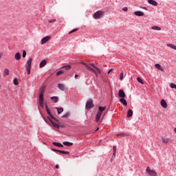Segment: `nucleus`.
I'll list each match as a JSON object with an SVG mask.
<instances>
[{
  "mask_svg": "<svg viewBox=\"0 0 176 176\" xmlns=\"http://www.w3.org/2000/svg\"><path fill=\"white\" fill-rule=\"evenodd\" d=\"M56 21V19H50L48 21V23H54Z\"/></svg>",
  "mask_w": 176,
  "mask_h": 176,
  "instance_id": "obj_43",
  "label": "nucleus"
},
{
  "mask_svg": "<svg viewBox=\"0 0 176 176\" xmlns=\"http://www.w3.org/2000/svg\"><path fill=\"white\" fill-rule=\"evenodd\" d=\"M137 80L139 83H141V85H144V80H142V79L140 78V77H138Z\"/></svg>",
  "mask_w": 176,
  "mask_h": 176,
  "instance_id": "obj_34",
  "label": "nucleus"
},
{
  "mask_svg": "<svg viewBox=\"0 0 176 176\" xmlns=\"http://www.w3.org/2000/svg\"><path fill=\"white\" fill-rule=\"evenodd\" d=\"M113 71V69H111L109 70V72H107L108 75H109V74H111V72H112Z\"/></svg>",
  "mask_w": 176,
  "mask_h": 176,
  "instance_id": "obj_49",
  "label": "nucleus"
},
{
  "mask_svg": "<svg viewBox=\"0 0 176 176\" xmlns=\"http://www.w3.org/2000/svg\"><path fill=\"white\" fill-rule=\"evenodd\" d=\"M120 135H121L122 137H124V135H128V134H127V133H126V132H122V133H118V134H117V137H120Z\"/></svg>",
  "mask_w": 176,
  "mask_h": 176,
  "instance_id": "obj_31",
  "label": "nucleus"
},
{
  "mask_svg": "<svg viewBox=\"0 0 176 176\" xmlns=\"http://www.w3.org/2000/svg\"><path fill=\"white\" fill-rule=\"evenodd\" d=\"M104 16V12L102 11H97L94 14V19H101Z\"/></svg>",
  "mask_w": 176,
  "mask_h": 176,
  "instance_id": "obj_6",
  "label": "nucleus"
},
{
  "mask_svg": "<svg viewBox=\"0 0 176 176\" xmlns=\"http://www.w3.org/2000/svg\"><path fill=\"white\" fill-rule=\"evenodd\" d=\"M52 151H53V152H58V149H56V148H51Z\"/></svg>",
  "mask_w": 176,
  "mask_h": 176,
  "instance_id": "obj_47",
  "label": "nucleus"
},
{
  "mask_svg": "<svg viewBox=\"0 0 176 176\" xmlns=\"http://www.w3.org/2000/svg\"><path fill=\"white\" fill-rule=\"evenodd\" d=\"M116 157V153H113V155H112V159H115V157Z\"/></svg>",
  "mask_w": 176,
  "mask_h": 176,
  "instance_id": "obj_44",
  "label": "nucleus"
},
{
  "mask_svg": "<svg viewBox=\"0 0 176 176\" xmlns=\"http://www.w3.org/2000/svg\"><path fill=\"white\" fill-rule=\"evenodd\" d=\"M120 102H121L122 105H124V107H127V101L126 100V99H124V98H121L120 99Z\"/></svg>",
  "mask_w": 176,
  "mask_h": 176,
  "instance_id": "obj_18",
  "label": "nucleus"
},
{
  "mask_svg": "<svg viewBox=\"0 0 176 176\" xmlns=\"http://www.w3.org/2000/svg\"><path fill=\"white\" fill-rule=\"evenodd\" d=\"M76 31H78V29H74L73 30L70 31V32H69V34H73V32H76Z\"/></svg>",
  "mask_w": 176,
  "mask_h": 176,
  "instance_id": "obj_41",
  "label": "nucleus"
},
{
  "mask_svg": "<svg viewBox=\"0 0 176 176\" xmlns=\"http://www.w3.org/2000/svg\"><path fill=\"white\" fill-rule=\"evenodd\" d=\"M69 115H71V113L67 112V113H66L65 115H63V116H62V118H69Z\"/></svg>",
  "mask_w": 176,
  "mask_h": 176,
  "instance_id": "obj_35",
  "label": "nucleus"
},
{
  "mask_svg": "<svg viewBox=\"0 0 176 176\" xmlns=\"http://www.w3.org/2000/svg\"><path fill=\"white\" fill-rule=\"evenodd\" d=\"M122 10H123L124 12H127V10H128L127 7L123 8H122Z\"/></svg>",
  "mask_w": 176,
  "mask_h": 176,
  "instance_id": "obj_46",
  "label": "nucleus"
},
{
  "mask_svg": "<svg viewBox=\"0 0 176 176\" xmlns=\"http://www.w3.org/2000/svg\"><path fill=\"white\" fill-rule=\"evenodd\" d=\"M151 30H155L157 31H160V30H162V28L159 27V26H153L151 28Z\"/></svg>",
  "mask_w": 176,
  "mask_h": 176,
  "instance_id": "obj_29",
  "label": "nucleus"
},
{
  "mask_svg": "<svg viewBox=\"0 0 176 176\" xmlns=\"http://www.w3.org/2000/svg\"><path fill=\"white\" fill-rule=\"evenodd\" d=\"M44 101H39L38 102H39V105H40V107H41V108H43L44 107V102H43Z\"/></svg>",
  "mask_w": 176,
  "mask_h": 176,
  "instance_id": "obj_40",
  "label": "nucleus"
},
{
  "mask_svg": "<svg viewBox=\"0 0 176 176\" xmlns=\"http://www.w3.org/2000/svg\"><path fill=\"white\" fill-rule=\"evenodd\" d=\"M25 68L28 72V75H30L31 74V67H25Z\"/></svg>",
  "mask_w": 176,
  "mask_h": 176,
  "instance_id": "obj_37",
  "label": "nucleus"
},
{
  "mask_svg": "<svg viewBox=\"0 0 176 176\" xmlns=\"http://www.w3.org/2000/svg\"><path fill=\"white\" fill-rule=\"evenodd\" d=\"M50 100L53 102H58V97L57 96H52L50 98Z\"/></svg>",
  "mask_w": 176,
  "mask_h": 176,
  "instance_id": "obj_20",
  "label": "nucleus"
},
{
  "mask_svg": "<svg viewBox=\"0 0 176 176\" xmlns=\"http://www.w3.org/2000/svg\"><path fill=\"white\" fill-rule=\"evenodd\" d=\"M160 104L162 108H167V102H166L165 100L162 99Z\"/></svg>",
  "mask_w": 176,
  "mask_h": 176,
  "instance_id": "obj_19",
  "label": "nucleus"
},
{
  "mask_svg": "<svg viewBox=\"0 0 176 176\" xmlns=\"http://www.w3.org/2000/svg\"><path fill=\"white\" fill-rule=\"evenodd\" d=\"M120 80H123V72H121L120 74Z\"/></svg>",
  "mask_w": 176,
  "mask_h": 176,
  "instance_id": "obj_42",
  "label": "nucleus"
},
{
  "mask_svg": "<svg viewBox=\"0 0 176 176\" xmlns=\"http://www.w3.org/2000/svg\"><path fill=\"white\" fill-rule=\"evenodd\" d=\"M47 64V60H43L40 63L39 67H40V68H43V67H45Z\"/></svg>",
  "mask_w": 176,
  "mask_h": 176,
  "instance_id": "obj_16",
  "label": "nucleus"
},
{
  "mask_svg": "<svg viewBox=\"0 0 176 176\" xmlns=\"http://www.w3.org/2000/svg\"><path fill=\"white\" fill-rule=\"evenodd\" d=\"M54 120L55 122H56V124H60V120H58L57 118H56L54 116H52V117H51V120Z\"/></svg>",
  "mask_w": 176,
  "mask_h": 176,
  "instance_id": "obj_30",
  "label": "nucleus"
},
{
  "mask_svg": "<svg viewBox=\"0 0 176 176\" xmlns=\"http://www.w3.org/2000/svg\"><path fill=\"white\" fill-rule=\"evenodd\" d=\"M86 109L90 111L91 108H94V104L93 103V99H89L86 102Z\"/></svg>",
  "mask_w": 176,
  "mask_h": 176,
  "instance_id": "obj_4",
  "label": "nucleus"
},
{
  "mask_svg": "<svg viewBox=\"0 0 176 176\" xmlns=\"http://www.w3.org/2000/svg\"><path fill=\"white\" fill-rule=\"evenodd\" d=\"M74 78L75 79H78V78H79V75L75 74Z\"/></svg>",
  "mask_w": 176,
  "mask_h": 176,
  "instance_id": "obj_51",
  "label": "nucleus"
},
{
  "mask_svg": "<svg viewBox=\"0 0 176 176\" xmlns=\"http://www.w3.org/2000/svg\"><path fill=\"white\" fill-rule=\"evenodd\" d=\"M107 109V107H98V111L96 116V122H100V119H101V115H102V112Z\"/></svg>",
  "mask_w": 176,
  "mask_h": 176,
  "instance_id": "obj_2",
  "label": "nucleus"
},
{
  "mask_svg": "<svg viewBox=\"0 0 176 176\" xmlns=\"http://www.w3.org/2000/svg\"><path fill=\"white\" fill-rule=\"evenodd\" d=\"M148 3L153 6H157V2L155 0H148Z\"/></svg>",
  "mask_w": 176,
  "mask_h": 176,
  "instance_id": "obj_17",
  "label": "nucleus"
},
{
  "mask_svg": "<svg viewBox=\"0 0 176 176\" xmlns=\"http://www.w3.org/2000/svg\"><path fill=\"white\" fill-rule=\"evenodd\" d=\"M58 87L60 90H62V91H64L65 90V87L63 84H58Z\"/></svg>",
  "mask_w": 176,
  "mask_h": 176,
  "instance_id": "obj_22",
  "label": "nucleus"
},
{
  "mask_svg": "<svg viewBox=\"0 0 176 176\" xmlns=\"http://www.w3.org/2000/svg\"><path fill=\"white\" fill-rule=\"evenodd\" d=\"M55 109L57 110L58 115H60V113L64 111V109L63 107H55Z\"/></svg>",
  "mask_w": 176,
  "mask_h": 176,
  "instance_id": "obj_21",
  "label": "nucleus"
},
{
  "mask_svg": "<svg viewBox=\"0 0 176 176\" xmlns=\"http://www.w3.org/2000/svg\"><path fill=\"white\" fill-rule=\"evenodd\" d=\"M113 153H116V146H113Z\"/></svg>",
  "mask_w": 176,
  "mask_h": 176,
  "instance_id": "obj_45",
  "label": "nucleus"
},
{
  "mask_svg": "<svg viewBox=\"0 0 176 176\" xmlns=\"http://www.w3.org/2000/svg\"><path fill=\"white\" fill-rule=\"evenodd\" d=\"M162 140L164 144H168L170 140L167 138H162Z\"/></svg>",
  "mask_w": 176,
  "mask_h": 176,
  "instance_id": "obj_27",
  "label": "nucleus"
},
{
  "mask_svg": "<svg viewBox=\"0 0 176 176\" xmlns=\"http://www.w3.org/2000/svg\"><path fill=\"white\" fill-rule=\"evenodd\" d=\"M47 118L49 119L50 122L52 123V126H54V127H55L56 129H60V127H65V124H61V122H60L59 124H57L54 121H53V120H51L50 117H47Z\"/></svg>",
  "mask_w": 176,
  "mask_h": 176,
  "instance_id": "obj_3",
  "label": "nucleus"
},
{
  "mask_svg": "<svg viewBox=\"0 0 176 176\" xmlns=\"http://www.w3.org/2000/svg\"><path fill=\"white\" fill-rule=\"evenodd\" d=\"M55 168H56V169H58V168H60V165H58V164H56V166H55Z\"/></svg>",
  "mask_w": 176,
  "mask_h": 176,
  "instance_id": "obj_52",
  "label": "nucleus"
},
{
  "mask_svg": "<svg viewBox=\"0 0 176 176\" xmlns=\"http://www.w3.org/2000/svg\"><path fill=\"white\" fill-rule=\"evenodd\" d=\"M65 72L64 70H60L56 73V76H60V75L64 74Z\"/></svg>",
  "mask_w": 176,
  "mask_h": 176,
  "instance_id": "obj_33",
  "label": "nucleus"
},
{
  "mask_svg": "<svg viewBox=\"0 0 176 176\" xmlns=\"http://www.w3.org/2000/svg\"><path fill=\"white\" fill-rule=\"evenodd\" d=\"M155 68H157V69H159L160 71H162V72H164V68L163 67H162V65H160V64L159 63H156L155 65Z\"/></svg>",
  "mask_w": 176,
  "mask_h": 176,
  "instance_id": "obj_12",
  "label": "nucleus"
},
{
  "mask_svg": "<svg viewBox=\"0 0 176 176\" xmlns=\"http://www.w3.org/2000/svg\"><path fill=\"white\" fill-rule=\"evenodd\" d=\"M170 87H171V89H176V85L171 82L170 83Z\"/></svg>",
  "mask_w": 176,
  "mask_h": 176,
  "instance_id": "obj_39",
  "label": "nucleus"
},
{
  "mask_svg": "<svg viewBox=\"0 0 176 176\" xmlns=\"http://www.w3.org/2000/svg\"><path fill=\"white\" fill-rule=\"evenodd\" d=\"M45 109L47 115H49L48 118L51 119L52 116H53V114H52V112L50 111V109H49V107L47 106V104H45Z\"/></svg>",
  "mask_w": 176,
  "mask_h": 176,
  "instance_id": "obj_10",
  "label": "nucleus"
},
{
  "mask_svg": "<svg viewBox=\"0 0 176 176\" xmlns=\"http://www.w3.org/2000/svg\"><path fill=\"white\" fill-rule=\"evenodd\" d=\"M52 144L54 145V146H58V148H64V145L60 142H53Z\"/></svg>",
  "mask_w": 176,
  "mask_h": 176,
  "instance_id": "obj_14",
  "label": "nucleus"
},
{
  "mask_svg": "<svg viewBox=\"0 0 176 176\" xmlns=\"http://www.w3.org/2000/svg\"><path fill=\"white\" fill-rule=\"evenodd\" d=\"M113 71V69H111L109 70V72H107L108 75H109V74H111V72H112Z\"/></svg>",
  "mask_w": 176,
  "mask_h": 176,
  "instance_id": "obj_48",
  "label": "nucleus"
},
{
  "mask_svg": "<svg viewBox=\"0 0 176 176\" xmlns=\"http://www.w3.org/2000/svg\"><path fill=\"white\" fill-rule=\"evenodd\" d=\"M113 71V69H111L109 70V72H107L108 75H109V74H111V72H112Z\"/></svg>",
  "mask_w": 176,
  "mask_h": 176,
  "instance_id": "obj_50",
  "label": "nucleus"
},
{
  "mask_svg": "<svg viewBox=\"0 0 176 176\" xmlns=\"http://www.w3.org/2000/svg\"><path fill=\"white\" fill-rule=\"evenodd\" d=\"M49 41H50V36H47L45 37H43L41 39V45H45V43H46V42H49Z\"/></svg>",
  "mask_w": 176,
  "mask_h": 176,
  "instance_id": "obj_9",
  "label": "nucleus"
},
{
  "mask_svg": "<svg viewBox=\"0 0 176 176\" xmlns=\"http://www.w3.org/2000/svg\"><path fill=\"white\" fill-rule=\"evenodd\" d=\"M113 158H112V157H111V159L110 160V162H113Z\"/></svg>",
  "mask_w": 176,
  "mask_h": 176,
  "instance_id": "obj_54",
  "label": "nucleus"
},
{
  "mask_svg": "<svg viewBox=\"0 0 176 176\" xmlns=\"http://www.w3.org/2000/svg\"><path fill=\"white\" fill-rule=\"evenodd\" d=\"M118 97H120V98H124L126 97V94L124 93V91H123V89L119 90Z\"/></svg>",
  "mask_w": 176,
  "mask_h": 176,
  "instance_id": "obj_8",
  "label": "nucleus"
},
{
  "mask_svg": "<svg viewBox=\"0 0 176 176\" xmlns=\"http://www.w3.org/2000/svg\"><path fill=\"white\" fill-rule=\"evenodd\" d=\"M32 63V58H30L27 61V64L25 65V68H31Z\"/></svg>",
  "mask_w": 176,
  "mask_h": 176,
  "instance_id": "obj_11",
  "label": "nucleus"
},
{
  "mask_svg": "<svg viewBox=\"0 0 176 176\" xmlns=\"http://www.w3.org/2000/svg\"><path fill=\"white\" fill-rule=\"evenodd\" d=\"M4 75H9V70L8 69H5L3 72Z\"/></svg>",
  "mask_w": 176,
  "mask_h": 176,
  "instance_id": "obj_38",
  "label": "nucleus"
},
{
  "mask_svg": "<svg viewBox=\"0 0 176 176\" xmlns=\"http://www.w3.org/2000/svg\"><path fill=\"white\" fill-rule=\"evenodd\" d=\"M146 172L147 173V174H148V175L150 176H156L157 175V173H156V172L153 170H151V168L149 166H148L146 169Z\"/></svg>",
  "mask_w": 176,
  "mask_h": 176,
  "instance_id": "obj_7",
  "label": "nucleus"
},
{
  "mask_svg": "<svg viewBox=\"0 0 176 176\" xmlns=\"http://www.w3.org/2000/svg\"><path fill=\"white\" fill-rule=\"evenodd\" d=\"M14 58L16 60V61H20L21 59V54H20V52H16L15 54Z\"/></svg>",
  "mask_w": 176,
  "mask_h": 176,
  "instance_id": "obj_13",
  "label": "nucleus"
},
{
  "mask_svg": "<svg viewBox=\"0 0 176 176\" xmlns=\"http://www.w3.org/2000/svg\"><path fill=\"white\" fill-rule=\"evenodd\" d=\"M166 46H168V47L173 49L174 50H176V46L173 44H167Z\"/></svg>",
  "mask_w": 176,
  "mask_h": 176,
  "instance_id": "obj_28",
  "label": "nucleus"
},
{
  "mask_svg": "<svg viewBox=\"0 0 176 176\" xmlns=\"http://www.w3.org/2000/svg\"><path fill=\"white\" fill-rule=\"evenodd\" d=\"M13 83L15 86H17L19 85V79L18 78H14Z\"/></svg>",
  "mask_w": 176,
  "mask_h": 176,
  "instance_id": "obj_32",
  "label": "nucleus"
},
{
  "mask_svg": "<svg viewBox=\"0 0 176 176\" xmlns=\"http://www.w3.org/2000/svg\"><path fill=\"white\" fill-rule=\"evenodd\" d=\"M63 144L65 146H72V145H74V143L69 142H63Z\"/></svg>",
  "mask_w": 176,
  "mask_h": 176,
  "instance_id": "obj_24",
  "label": "nucleus"
},
{
  "mask_svg": "<svg viewBox=\"0 0 176 176\" xmlns=\"http://www.w3.org/2000/svg\"><path fill=\"white\" fill-rule=\"evenodd\" d=\"M3 56V53H1L0 54V60H1V58H2V56Z\"/></svg>",
  "mask_w": 176,
  "mask_h": 176,
  "instance_id": "obj_53",
  "label": "nucleus"
},
{
  "mask_svg": "<svg viewBox=\"0 0 176 176\" xmlns=\"http://www.w3.org/2000/svg\"><path fill=\"white\" fill-rule=\"evenodd\" d=\"M135 16H138L139 17H142L144 15V12L142 11H135L134 12Z\"/></svg>",
  "mask_w": 176,
  "mask_h": 176,
  "instance_id": "obj_15",
  "label": "nucleus"
},
{
  "mask_svg": "<svg viewBox=\"0 0 176 176\" xmlns=\"http://www.w3.org/2000/svg\"><path fill=\"white\" fill-rule=\"evenodd\" d=\"M142 9H146V7H144V8H142Z\"/></svg>",
  "mask_w": 176,
  "mask_h": 176,
  "instance_id": "obj_56",
  "label": "nucleus"
},
{
  "mask_svg": "<svg viewBox=\"0 0 176 176\" xmlns=\"http://www.w3.org/2000/svg\"><path fill=\"white\" fill-rule=\"evenodd\" d=\"M45 88H42L40 90L39 96H38V102L39 101H45Z\"/></svg>",
  "mask_w": 176,
  "mask_h": 176,
  "instance_id": "obj_5",
  "label": "nucleus"
},
{
  "mask_svg": "<svg viewBox=\"0 0 176 176\" xmlns=\"http://www.w3.org/2000/svg\"><path fill=\"white\" fill-rule=\"evenodd\" d=\"M62 68L63 69H66V71H69V69H71V65H67L65 66H63Z\"/></svg>",
  "mask_w": 176,
  "mask_h": 176,
  "instance_id": "obj_26",
  "label": "nucleus"
},
{
  "mask_svg": "<svg viewBox=\"0 0 176 176\" xmlns=\"http://www.w3.org/2000/svg\"><path fill=\"white\" fill-rule=\"evenodd\" d=\"M81 64L85 67V68L87 69V71H90L91 72H94L96 76L98 77V74H101V69H98L94 63H86L85 62H81Z\"/></svg>",
  "mask_w": 176,
  "mask_h": 176,
  "instance_id": "obj_1",
  "label": "nucleus"
},
{
  "mask_svg": "<svg viewBox=\"0 0 176 176\" xmlns=\"http://www.w3.org/2000/svg\"><path fill=\"white\" fill-rule=\"evenodd\" d=\"M58 152H59V153H62L63 155H69V151L59 150V151H58Z\"/></svg>",
  "mask_w": 176,
  "mask_h": 176,
  "instance_id": "obj_25",
  "label": "nucleus"
},
{
  "mask_svg": "<svg viewBox=\"0 0 176 176\" xmlns=\"http://www.w3.org/2000/svg\"><path fill=\"white\" fill-rule=\"evenodd\" d=\"M174 131H175V133H176V128H175Z\"/></svg>",
  "mask_w": 176,
  "mask_h": 176,
  "instance_id": "obj_57",
  "label": "nucleus"
},
{
  "mask_svg": "<svg viewBox=\"0 0 176 176\" xmlns=\"http://www.w3.org/2000/svg\"><path fill=\"white\" fill-rule=\"evenodd\" d=\"M99 129H100V128H97L96 130V131H98V130H99Z\"/></svg>",
  "mask_w": 176,
  "mask_h": 176,
  "instance_id": "obj_55",
  "label": "nucleus"
},
{
  "mask_svg": "<svg viewBox=\"0 0 176 176\" xmlns=\"http://www.w3.org/2000/svg\"><path fill=\"white\" fill-rule=\"evenodd\" d=\"M26 56H27V51L23 50V54H22V57H23V58H25Z\"/></svg>",
  "mask_w": 176,
  "mask_h": 176,
  "instance_id": "obj_36",
  "label": "nucleus"
},
{
  "mask_svg": "<svg viewBox=\"0 0 176 176\" xmlns=\"http://www.w3.org/2000/svg\"><path fill=\"white\" fill-rule=\"evenodd\" d=\"M133 116V110L129 109L127 111L126 118H131Z\"/></svg>",
  "mask_w": 176,
  "mask_h": 176,
  "instance_id": "obj_23",
  "label": "nucleus"
}]
</instances>
